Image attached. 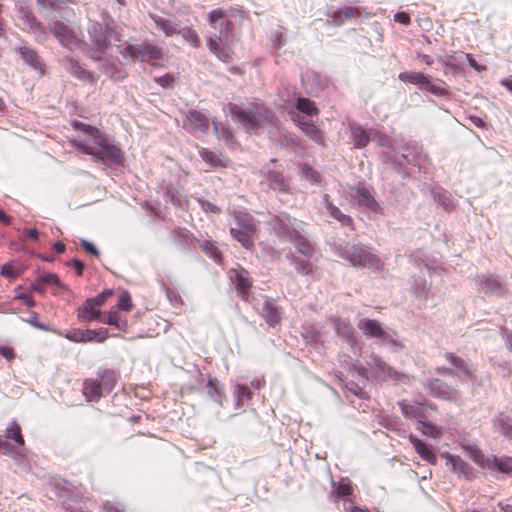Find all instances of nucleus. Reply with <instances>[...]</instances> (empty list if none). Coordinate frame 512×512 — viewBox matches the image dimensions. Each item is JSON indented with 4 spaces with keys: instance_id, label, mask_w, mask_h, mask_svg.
<instances>
[{
    "instance_id": "f257e3e1",
    "label": "nucleus",
    "mask_w": 512,
    "mask_h": 512,
    "mask_svg": "<svg viewBox=\"0 0 512 512\" xmlns=\"http://www.w3.org/2000/svg\"><path fill=\"white\" fill-rule=\"evenodd\" d=\"M75 127L83 130L94 140L95 146L79 145V148L83 153L91 155L105 163L120 164L122 162L123 157L120 148L110 144L107 138L102 135L99 129L90 125L83 124L81 122H76Z\"/></svg>"
},
{
    "instance_id": "f03ea898",
    "label": "nucleus",
    "mask_w": 512,
    "mask_h": 512,
    "mask_svg": "<svg viewBox=\"0 0 512 512\" xmlns=\"http://www.w3.org/2000/svg\"><path fill=\"white\" fill-rule=\"evenodd\" d=\"M227 109L232 119L240 123L248 133H258L265 123L271 122L273 114L263 105L253 104L242 108L234 103H228Z\"/></svg>"
},
{
    "instance_id": "7ed1b4c3",
    "label": "nucleus",
    "mask_w": 512,
    "mask_h": 512,
    "mask_svg": "<svg viewBox=\"0 0 512 512\" xmlns=\"http://www.w3.org/2000/svg\"><path fill=\"white\" fill-rule=\"evenodd\" d=\"M334 252L354 267H363L378 270L381 268L380 259L372 253L371 249L362 244L334 243Z\"/></svg>"
},
{
    "instance_id": "20e7f679",
    "label": "nucleus",
    "mask_w": 512,
    "mask_h": 512,
    "mask_svg": "<svg viewBox=\"0 0 512 512\" xmlns=\"http://www.w3.org/2000/svg\"><path fill=\"white\" fill-rule=\"evenodd\" d=\"M234 24L230 20L220 22L215 32L207 38L208 49L221 61H231L229 45L233 42Z\"/></svg>"
},
{
    "instance_id": "39448f33",
    "label": "nucleus",
    "mask_w": 512,
    "mask_h": 512,
    "mask_svg": "<svg viewBox=\"0 0 512 512\" xmlns=\"http://www.w3.org/2000/svg\"><path fill=\"white\" fill-rule=\"evenodd\" d=\"M235 224L230 228V233L245 249L254 246L253 235L256 232V223L251 214L237 211L234 214Z\"/></svg>"
},
{
    "instance_id": "423d86ee",
    "label": "nucleus",
    "mask_w": 512,
    "mask_h": 512,
    "mask_svg": "<svg viewBox=\"0 0 512 512\" xmlns=\"http://www.w3.org/2000/svg\"><path fill=\"white\" fill-rule=\"evenodd\" d=\"M119 54L124 59L131 60L132 63H135L138 59L145 62L150 60H161L163 58L162 49L148 42L128 44L120 47Z\"/></svg>"
},
{
    "instance_id": "0eeeda50",
    "label": "nucleus",
    "mask_w": 512,
    "mask_h": 512,
    "mask_svg": "<svg viewBox=\"0 0 512 512\" xmlns=\"http://www.w3.org/2000/svg\"><path fill=\"white\" fill-rule=\"evenodd\" d=\"M88 34L95 50L92 54L98 55L97 53H104L110 47L115 31L108 23L92 22L88 27Z\"/></svg>"
},
{
    "instance_id": "6e6552de",
    "label": "nucleus",
    "mask_w": 512,
    "mask_h": 512,
    "mask_svg": "<svg viewBox=\"0 0 512 512\" xmlns=\"http://www.w3.org/2000/svg\"><path fill=\"white\" fill-rule=\"evenodd\" d=\"M269 225L280 241L289 242L297 237L296 220L292 219L287 213L280 212L272 216Z\"/></svg>"
},
{
    "instance_id": "1a4fd4ad",
    "label": "nucleus",
    "mask_w": 512,
    "mask_h": 512,
    "mask_svg": "<svg viewBox=\"0 0 512 512\" xmlns=\"http://www.w3.org/2000/svg\"><path fill=\"white\" fill-rule=\"evenodd\" d=\"M254 308L269 326L275 327L280 324L282 309L274 299L262 296L255 301Z\"/></svg>"
},
{
    "instance_id": "9d476101",
    "label": "nucleus",
    "mask_w": 512,
    "mask_h": 512,
    "mask_svg": "<svg viewBox=\"0 0 512 512\" xmlns=\"http://www.w3.org/2000/svg\"><path fill=\"white\" fill-rule=\"evenodd\" d=\"M349 196L360 208L378 213L380 205L371 194L370 188L363 182H358L349 188Z\"/></svg>"
},
{
    "instance_id": "9b49d317",
    "label": "nucleus",
    "mask_w": 512,
    "mask_h": 512,
    "mask_svg": "<svg viewBox=\"0 0 512 512\" xmlns=\"http://www.w3.org/2000/svg\"><path fill=\"white\" fill-rule=\"evenodd\" d=\"M371 369L375 371V376L380 379L390 378L396 382L408 383L409 377L406 374L396 371L393 367L389 366L379 356L372 354L367 361Z\"/></svg>"
},
{
    "instance_id": "f8f14e48",
    "label": "nucleus",
    "mask_w": 512,
    "mask_h": 512,
    "mask_svg": "<svg viewBox=\"0 0 512 512\" xmlns=\"http://www.w3.org/2000/svg\"><path fill=\"white\" fill-rule=\"evenodd\" d=\"M50 32L61 43L62 46L72 49L79 43L76 32L62 21H54L49 26Z\"/></svg>"
},
{
    "instance_id": "ddd939ff",
    "label": "nucleus",
    "mask_w": 512,
    "mask_h": 512,
    "mask_svg": "<svg viewBox=\"0 0 512 512\" xmlns=\"http://www.w3.org/2000/svg\"><path fill=\"white\" fill-rule=\"evenodd\" d=\"M425 387L428 388L433 397L440 398L447 401H456L460 393L454 387L448 385L438 378L427 380Z\"/></svg>"
},
{
    "instance_id": "4468645a",
    "label": "nucleus",
    "mask_w": 512,
    "mask_h": 512,
    "mask_svg": "<svg viewBox=\"0 0 512 512\" xmlns=\"http://www.w3.org/2000/svg\"><path fill=\"white\" fill-rule=\"evenodd\" d=\"M445 359L449 361L453 368L452 375L461 381H475L474 369L469 366L462 358L455 356L453 353H445Z\"/></svg>"
},
{
    "instance_id": "2eb2a0df",
    "label": "nucleus",
    "mask_w": 512,
    "mask_h": 512,
    "mask_svg": "<svg viewBox=\"0 0 512 512\" xmlns=\"http://www.w3.org/2000/svg\"><path fill=\"white\" fill-rule=\"evenodd\" d=\"M230 278L235 284L238 296L244 300L248 301L249 299V291L252 286V282L249 279V273L243 269H231L229 271Z\"/></svg>"
},
{
    "instance_id": "dca6fc26",
    "label": "nucleus",
    "mask_w": 512,
    "mask_h": 512,
    "mask_svg": "<svg viewBox=\"0 0 512 512\" xmlns=\"http://www.w3.org/2000/svg\"><path fill=\"white\" fill-rule=\"evenodd\" d=\"M15 51L20 55L25 64L29 65L40 75L44 74L45 65L35 49L27 45H21L16 47Z\"/></svg>"
},
{
    "instance_id": "f3484780",
    "label": "nucleus",
    "mask_w": 512,
    "mask_h": 512,
    "mask_svg": "<svg viewBox=\"0 0 512 512\" xmlns=\"http://www.w3.org/2000/svg\"><path fill=\"white\" fill-rule=\"evenodd\" d=\"M93 60L99 61V69L110 79L114 81H121L126 78L127 72L122 67L108 60L102 59L99 55L91 54Z\"/></svg>"
},
{
    "instance_id": "a211bd4d",
    "label": "nucleus",
    "mask_w": 512,
    "mask_h": 512,
    "mask_svg": "<svg viewBox=\"0 0 512 512\" xmlns=\"http://www.w3.org/2000/svg\"><path fill=\"white\" fill-rule=\"evenodd\" d=\"M446 466L450 468V470L457 474L459 477H463L465 479H470L473 475L472 467L465 462L461 457L451 454L445 455Z\"/></svg>"
},
{
    "instance_id": "6ab92c4d",
    "label": "nucleus",
    "mask_w": 512,
    "mask_h": 512,
    "mask_svg": "<svg viewBox=\"0 0 512 512\" xmlns=\"http://www.w3.org/2000/svg\"><path fill=\"white\" fill-rule=\"evenodd\" d=\"M8 440H13L16 448H21L23 455L18 457V461L26 458L25 440L21 432V427L16 421H12L5 430V434L2 436Z\"/></svg>"
},
{
    "instance_id": "aec40b11",
    "label": "nucleus",
    "mask_w": 512,
    "mask_h": 512,
    "mask_svg": "<svg viewBox=\"0 0 512 512\" xmlns=\"http://www.w3.org/2000/svg\"><path fill=\"white\" fill-rule=\"evenodd\" d=\"M174 243L183 250H190L196 247L198 240L185 228H178L172 232Z\"/></svg>"
},
{
    "instance_id": "412c9836",
    "label": "nucleus",
    "mask_w": 512,
    "mask_h": 512,
    "mask_svg": "<svg viewBox=\"0 0 512 512\" xmlns=\"http://www.w3.org/2000/svg\"><path fill=\"white\" fill-rule=\"evenodd\" d=\"M186 119L192 132H207L209 128V119L205 114L197 110H189L186 115Z\"/></svg>"
},
{
    "instance_id": "4be33fe9",
    "label": "nucleus",
    "mask_w": 512,
    "mask_h": 512,
    "mask_svg": "<svg viewBox=\"0 0 512 512\" xmlns=\"http://www.w3.org/2000/svg\"><path fill=\"white\" fill-rule=\"evenodd\" d=\"M357 327L363 332L368 338H376L378 340L382 331L385 329L382 327L378 320L370 318H362L358 321Z\"/></svg>"
},
{
    "instance_id": "5701e85b",
    "label": "nucleus",
    "mask_w": 512,
    "mask_h": 512,
    "mask_svg": "<svg viewBox=\"0 0 512 512\" xmlns=\"http://www.w3.org/2000/svg\"><path fill=\"white\" fill-rule=\"evenodd\" d=\"M494 429L506 438H512V416L499 412L493 419Z\"/></svg>"
},
{
    "instance_id": "b1692460",
    "label": "nucleus",
    "mask_w": 512,
    "mask_h": 512,
    "mask_svg": "<svg viewBox=\"0 0 512 512\" xmlns=\"http://www.w3.org/2000/svg\"><path fill=\"white\" fill-rule=\"evenodd\" d=\"M487 466L492 471H498L501 473L512 472V457L490 455L487 457Z\"/></svg>"
},
{
    "instance_id": "393cba45",
    "label": "nucleus",
    "mask_w": 512,
    "mask_h": 512,
    "mask_svg": "<svg viewBox=\"0 0 512 512\" xmlns=\"http://www.w3.org/2000/svg\"><path fill=\"white\" fill-rule=\"evenodd\" d=\"M349 129L351 132V138L353 145L356 148H364L370 142L369 133L356 122L349 123Z\"/></svg>"
},
{
    "instance_id": "a878e982",
    "label": "nucleus",
    "mask_w": 512,
    "mask_h": 512,
    "mask_svg": "<svg viewBox=\"0 0 512 512\" xmlns=\"http://www.w3.org/2000/svg\"><path fill=\"white\" fill-rule=\"evenodd\" d=\"M332 323L338 336L345 338L351 344L354 342L355 330L348 319L333 318Z\"/></svg>"
},
{
    "instance_id": "bb28decb",
    "label": "nucleus",
    "mask_w": 512,
    "mask_h": 512,
    "mask_svg": "<svg viewBox=\"0 0 512 512\" xmlns=\"http://www.w3.org/2000/svg\"><path fill=\"white\" fill-rule=\"evenodd\" d=\"M18 18L21 21L22 28L24 30L33 32H44V29L40 22L37 21L33 13L25 8L18 10Z\"/></svg>"
},
{
    "instance_id": "cd10ccee",
    "label": "nucleus",
    "mask_w": 512,
    "mask_h": 512,
    "mask_svg": "<svg viewBox=\"0 0 512 512\" xmlns=\"http://www.w3.org/2000/svg\"><path fill=\"white\" fill-rule=\"evenodd\" d=\"M150 18L155 23L156 27L163 31V33L167 36H174L177 35L179 30V25L176 21L170 19V18H164L159 15H150Z\"/></svg>"
},
{
    "instance_id": "c85d7f7f",
    "label": "nucleus",
    "mask_w": 512,
    "mask_h": 512,
    "mask_svg": "<svg viewBox=\"0 0 512 512\" xmlns=\"http://www.w3.org/2000/svg\"><path fill=\"white\" fill-rule=\"evenodd\" d=\"M480 289L485 293L504 295L507 291L503 282L494 276H488L480 282Z\"/></svg>"
},
{
    "instance_id": "c756f323",
    "label": "nucleus",
    "mask_w": 512,
    "mask_h": 512,
    "mask_svg": "<svg viewBox=\"0 0 512 512\" xmlns=\"http://www.w3.org/2000/svg\"><path fill=\"white\" fill-rule=\"evenodd\" d=\"M99 305L96 304V300L87 299L83 307L79 310L78 318L81 321L90 322L100 317Z\"/></svg>"
},
{
    "instance_id": "7c9ffc66",
    "label": "nucleus",
    "mask_w": 512,
    "mask_h": 512,
    "mask_svg": "<svg viewBox=\"0 0 512 512\" xmlns=\"http://www.w3.org/2000/svg\"><path fill=\"white\" fill-rule=\"evenodd\" d=\"M298 123V126L301 130L308 136L310 139L317 143H321L323 140V136L321 131L311 122H309L304 116H298L295 120Z\"/></svg>"
},
{
    "instance_id": "2f4dec72",
    "label": "nucleus",
    "mask_w": 512,
    "mask_h": 512,
    "mask_svg": "<svg viewBox=\"0 0 512 512\" xmlns=\"http://www.w3.org/2000/svg\"><path fill=\"white\" fill-rule=\"evenodd\" d=\"M410 439L411 443L413 444V447L415 448L416 452L421 456L422 459L431 464H436L437 456L432 451L430 446H428L425 442L416 437H411Z\"/></svg>"
},
{
    "instance_id": "473e14b6",
    "label": "nucleus",
    "mask_w": 512,
    "mask_h": 512,
    "mask_svg": "<svg viewBox=\"0 0 512 512\" xmlns=\"http://www.w3.org/2000/svg\"><path fill=\"white\" fill-rule=\"evenodd\" d=\"M377 343L389 347L393 352H397L403 348V345L396 337V332L390 329H384L382 331Z\"/></svg>"
},
{
    "instance_id": "72a5a7b5",
    "label": "nucleus",
    "mask_w": 512,
    "mask_h": 512,
    "mask_svg": "<svg viewBox=\"0 0 512 512\" xmlns=\"http://www.w3.org/2000/svg\"><path fill=\"white\" fill-rule=\"evenodd\" d=\"M65 68L66 70L73 76H75L76 78L80 79V80H83V81H91L93 79V76L92 74L85 70L79 63L78 61L72 59V58H67L66 59V64H65Z\"/></svg>"
},
{
    "instance_id": "f704fd0d",
    "label": "nucleus",
    "mask_w": 512,
    "mask_h": 512,
    "mask_svg": "<svg viewBox=\"0 0 512 512\" xmlns=\"http://www.w3.org/2000/svg\"><path fill=\"white\" fill-rule=\"evenodd\" d=\"M324 204L329 215L335 220L339 221L343 226H350L352 224V218L349 215L341 212L337 206L331 203L327 194L324 195Z\"/></svg>"
},
{
    "instance_id": "c9c22d12",
    "label": "nucleus",
    "mask_w": 512,
    "mask_h": 512,
    "mask_svg": "<svg viewBox=\"0 0 512 512\" xmlns=\"http://www.w3.org/2000/svg\"><path fill=\"white\" fill-rule=\"evenodd\" d=\"M266 179L268 181L269 186L273 190H277L280 192H286L289 189V183L284 175L277 171H269L267 173Z\"/></svg>"
},
{
    "instance_id": "e433bc0d",
    "label": "nucleus",
    "mask_w": 512,
    "mask_h": 512,
    "mask_svg": "<svg viewBox=\"0 0 512 512\" xmlns=\"http://www.w3.org/2000/svg\"><path fill=\"white\" fill-rule=\"evenodd\" d=\"M103 388L97 380H85L83 394L89 401H97L102 396Z\"/></svg>"
},
{
    "instance_id": "4c0bfd02",
    "label": "nucleus",
    "mask_w": 512,
    "mask_h": 512,
    "mask_svg": "<svg viewBox=\"0 0 512 512\" xmlns=\"http://www.w3.org/2000/svg\"><path fill=\"white\" fill-rule=\"evenodd\" d=\"M433 199L443 207V209L447 212H450L454 209V203L452 200V196L448 191L442 190L440 188H435L432 190Z\"/></svg>"
},
{
    "instance_id": "58836bf2",
    "label": "nucleus",
    "mask_w": 512,
    "mask_h": 512,
    "mask_svg": "<svg viewBox=\"0 0 512 512\" xmlns=\"http://www.w3.org/2000/svg\"><path fill=\"white\" fill-rule=\"evenodd\" d=\"M398 405L402 414L407 418H414L419 422L425 417L424 411L418 404H408L405 401H401Z\"/></svg>"
},
{
    "instance_id": "ea45409f",
    "label": "nucleus",
    "mask_w": 512,
    "mask_h": 512,
    "mask_svg": "<svg viewBox=\"0 0 512 512\" xmlns=\"http://www.w3.org/2000/svg\"><path fill=\"white\" fill-rule=\"evenodd\" d=\"M289 242L293 243L297 251L303 254L304 256L311 257L314 253V248L312 244L299 231L297 232V237H295V239L290 240Z\"/></svg>"
},
{
    "instance_id": "a19ab883",
    "label": "nucleus",
    "mask_w": 512,
    "mask_h": 512,
    "mask_svg": "<svg viewBox=\"0 0 512 512\" xmlns=\"http://www.w3.org/2000/svg\"><path fill=\"white\" fill-rule=\"evenodd\" d=\"M199 154L203 161L208 163L211 167H225L226 159L222 158L220 154L210 151L207 148H201Z\"/></svg>"
},
{
    "instance_id": "79ce46f5",
    "label": "nucleus",
    "mask_w": 512,
    "mask_h": 512,
    "mask_svg": "<svg viewBox=\"0 0 512 512\" xmlns=\"http://www.w3.org/2000/svg\"><path fill=\"white\" fill-rule=\"evenodd\" d=\"M109 337L108 329L100 328L98 330L86 329L83 330L84 342H98L102 343Z\"/></svg>"
},
{
    "instance_id": "37998d69",
    "label": "nucleus",
    "mask_w": 512,
    "mask_h": 512,
    "mask_svg": "<svg viewBox=\"0 0 512 512\" xmlns=\"http://www.w3.org/2000/svg\"><path fill=\"white\" fill-rule=\"evenodd\" d=\"M208 394L217 403L222 404L225 395L219 381L216 378H209L207 382Z\"/></svg>"
},
{
    "instance_id": "c03bdc74",
    "label": "nucleus",
    "mask_w": 512,
    "mask_h": 512,
    "mask_svg": "<svg viewBox=\"0 0 512 512\" xmlns=\"http://www.w3.org/2000/svg\"><path fill=\"white\" fill-rule=\"evenodd\" d=\"M428 76L424 75L421 72H401L399 74V79L405 83H411L415 85H419L420 88L423 89L425 81Z\"/></svg>"
},
{
    "instance_id": "a18cd8bd",
    "label": "nucleus",
    "mask_w": 512,
    "mask_h": 512,
    "mask_svg": "<svg viewBox=\"0 0 512 512\" xmlns=\"http://www.w3.org/2000/svg\"><path fill=\"white\" fill-rule=\"evenodd\" d=\"M414 296L420 301L424 302L427 300L429 293V285L425 279H417L415 280L414 285L411 288Z\"/></svg>"
},
{
    "instance_id": "49530a36",
    "label": "nucleus",
    "mask_w": 512,
    "mask_h": 512,
    "mask_svg": "<svg viewBox=\"0 0 512 512\" xmlns=\"http://www.w3.org/2000/svg\"><path fill=\"white\" fill-rule=\"evenodd\" d=\"M116 381L117 378L115 371L105 369L100 373L99 383L101 384L103 390L107 392L111 391L114 388Z\"/></svg>"
},
{
    "instance_id": "de8ad7c7",
    "label": "nucleus",
    "mask_w": 512,
    "mask_h": 512,
    "mask_svg": "<svg viewBox=\"0 0 512 512\" xmlns=\"http://www.w3.org/2000/svg\"><path fill=\"white\" fill-rule=\"evenodd\" d=\"M360 12L355 7H343L333 13L334 21L341 23L344 19H351L359 16Z\"/></svg>"
},
{
    "instance_id": "09e8293b",
    "label": "nucleus",
    "mask_w": 512,
    "mask_h": 512,
    "mask_svg": "<svg viewBox=\"0 0 512 512\" xmlns=\"http://www.w3.org/2000/svg\"><path fill=\"white\" fill-rule=\"evenodd\" d=\"M177 35H181L183 40L194 48L200 45L197 33L190 27L179 28Z\"/></svg>"
},
{
    "instance_id": "8fccbe9b",
    "label": "nucleus",
    "mask_w": 512,
    "mask_h": 512,
    "mask_svg": "<svg viewBox=\"0 0 512 512\" xmlns=\"http://www.w3.org/2000/svg\"><path fill=\"white\" fill-rule=\"evenodd\" d=\"M235 395H236V405L243 406L246 402H248L252 397L251 390L242 384H237L235 386Z\"/></svg>"
},
{
    "instance_id": "3c124183",
    "label": "nucleus",
    "mask_w": 512,
    "mask_h": 512,
    "mask_svg": "<svg viewBox=\"0 0 512 512\" xmlns=\"http://www.w3.org/2000/svg\"><path fill=\"white\" fill-rule=\"evenodd\" d=\"M1 450L3 451V454L10 456L15 461H18V457L23 455L21 448L14 447L0 435V451Z\"/></svg>"
},
{
    "instance_id": "603ef678",
    "label": "nucleus",
    "mask_w": 512,
    "mask_h": 512,
    "mask_svg": "<svg viewBox=\"0 0 512 512\" xmlns=\"http://www.w3.org/2000/svg\"><path fill=\"white\" fill-rule=\"evenodd\" d=\"M418 430H420L424 435L430 436L432 438L440 437L442 431L439 427L432 424L431 422L420 420L418 423Z\"/></svg>"
},
{
    "instance_id": "864d4df0",
    "label": "nucleus",
    "mask_w": 512,
    "mask_h": 512,
    "mask_svg": "<svg viewBox=\"0 0 512 512\" xmlns=\"http://www.w3.org/2000/svg\"><path fill=\"white\" fill-rule=\"evenodd\" d=\"M423 89H425L426 91H428L436 96H444L448 93V91L445 87V83L443 81L438 80V84L431 83L429 76L427 77V79L425 81Z\"/></svg>"
},
{
    "instance_id": "5fc2aeb1",
    "label": "nucleus",
    "mask_w": 512,
    "mask_h": 512,
    "mask_svg": "<svg viewBox=\"0 0 512 512\" xmlns=\"http://www.w3.org/2000/svg\"><path fill=\"white\" fill-rule=\"evenodd\" d=\"M213 129L218 138L223 139L226 143H230L233 140V133L226 125L213 122Z\"/></svg>"
},
{
    "instance_id": "6e6d98bb",
    "label": "nucleus",
    "mask_w": 512,
    "mask_h": 512,
    "mask_svg": "<svg viewBox=\"0 0 512 512\" xmlns=\"http://www.w3.org/2000/svg\"><path fill=\"white\" fill-rule=\"evenodd\" d=\"M199 244L202 251L211 259L214 261H219L221 258L220 252L210 241H199L197 242Z\"/></svg>"
},
{
    "instance_id": "4d7b16f0",
    "label": "nucleus",
    "mask_w": 512,
    "mask_h": 512,
    "mask_svg": "<svg viewBox=\"0 0 512 512\" xmlns=\"http://www.w3.org/2000/svg\"><path fill=\"white\" fill-rule=\"evenodd\" d=\"M287 258L295 266V269L299 274L307 275L311 272V263L310 262H308L306 260L298 259L293 255H287Z\"/></svg>"
},
{
    "instance_id": "13d9d810",
    "label": "nucleus",
    "mask_w": 512,
    "mask_h": 512,
    "mask_svg": "<svg viewBox=\"0 0 512 512\" xmlns=\"http://www.w3.org/2000/svg\"><path fill=\"white\" fill-rule=\"evenodd\" d=\"M296 107L300 112L306 115H312L317 113V108L315 107L314 102H312L308 98H298Z\"/></svg>"
},
{
    "instance_id": "bf43d9fd",
    "label": "nucleus",
    "mask_w": 512,
    "mask_h": 512,
    "mask_svg": "<svg viewBox=\"0 0 512 512\" xmlns=\"http://www.w3.org/2000/svg\"><path fill=\"white\" fill-rule=\"evenodd\" d=\"M40 281L44 283V285H56L60 289L67 290V287L60 281L59 277L55 273H44L39 276Z\"/></svg>"
},
{
    "instance_id": "052dcab7",
    "label": "nucleus",
    "mask_w": 512,
    "mask_h": 512,
    "mask_svg": "<svg viewBox=\"0 0 512 512\" xmlns=\"http://www.w3.org/2000/svg\"><path fill=\"white\" fill-rule=\"evenodd\" d=\"M226 13L222 9H214L208 14V20L214 29L218 28L220 22L225 21Z\"/></svg>"
},
{
    "instance_id": "680f3d73",
    "label": "nucleus",
    "mask_w": 512,
    "mask_h": 512,
    "mask_svg": "<svg viewBox=\"0 0 512 512\" xmlns=\"http://www.w3.org/2000/svg\"><path fill=\"white\" fill-rule=\"evenodd\" d=\"M332 486V494H335L336 497H345L351 494V486L349 483L341 481L336 484L335 482H332Z\"/></svg>"
},
{
    "instance_id": "e2e57ef3",
    "label": "nucleus",
    "mask_w": 512,
    "mask_h": 512,
    "mask_svg": "<svg viewBox=\"0 0 512 512\" xmlns=\"http://www.w3.org/2000/svg\"><path fill=\"white\" fill-rule=\"evenodd\" d=\"M65 337L72 342L83 343V330L82 329H70L66 332Z\"/></svg>"
},
{
    "instance_id": "0e129e2a",
    "label": "nucleus",
    "mask_w": 512,
    "mask_h": 512,
    "mask_svg": "<svg viewBox=\"0 0 512 512\" xmlns=\"http://www.w3.org/2000/svg\"><path fill=\"white\" fill-rule=\"evenodd\" d=\"M302 174L311 182H318L319 180V174L306 164L302 166Z\"/></svg>"
},
{
    "instance_id": "69168bd1",
    "label": "nucleus",
    "mask_w": 512,
    "mask_h": 512,
    "mask_svg": "<svg viewBox=\"0 0 512 512\" xmlns=\"http://www.w3.org/2000/svg\"><path fill=\"white\" fill-rule=\"evenodd\" d=\"M108 325L115 326L119 329H123L126 326V322H122L118 319L117 315L114 313H110L105 320H103Z\"/></svg>"
},
{
    "instance_id": "338daca9",
    "label": "nucleus",
    "mask_w": 512,
    "mask_h": 512,
    "mask_svg": "<svg viewBox=\"0 0 512 512\" xmlns=\"http://www.w3.org/2000/svg\"><path fill=\"white\" fill-rule=\"evenodd\" d=\"M80 245H81V247H82V248H83L87 253H89V254H91V255H94V256H96V257H98V256L100 255L99 250L97 249V247H96L93 243H91V242H89V241H87V240H85V239H81V240H80Z\"/></svg>"
},
{
    "instance_id": "774afa93",
    "label": "nucleus",
    "mask_w": 512,
    "mask_h": 512,
    "mask_svg": "<svg viewBox=\"0 0 512 512\" xmlns=\"http://www.w3.org/2000/svg\"><path fill=\"white\" fill-rule=\"evenodd\" d=\"M131 306H132V303H131L130 296L127 293L121 295L118 300V307L121 310L128 311V310H130Z\"/></svg>"
}]
</instances>
